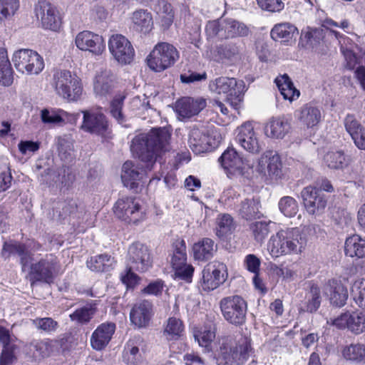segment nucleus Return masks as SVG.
I'll use <instances>...</instances> for the list:
<instances>
[{"label": "nucleus", "instance_id": "obj_45", "mask_svg": "<svg viewBox=\"0 0 365 365\" xmlns=\"http://www.w3.org/2000/svg\"><path fill=\"white\" fill-rule=\"evenodd\" d=\"M74 140L71 135H63L56 139L58 154L61 158L68 160L74 152Z\"/></svg>", "mask_w": 365, "mask_h": 365}, {"label": "nucleus", "instance_id": "obj_3", "mask_svg": "<svg viewBox=\"0 0 365 365\" xmlns=\"http://www.w3.org/2000/svg\"><path fill=\"white\" fill-rule=\"evenodd\" d=\"M205 33L208 38L224 40L247 36L250 29L245 24L237 19L220 18L207 23Z\"/></svg>", "mask_w": 365, "mask_h": 365}, {"label": "nucleus", "instance_id": "obj_5", "mask_svg": "<svg viewBox=\"0 0 365 365\" xmlns=\"http://www.w3.org/2000/svg\"><path fill=\"white\" fill-rule=\"evenodd\" d=\"M224 319L229 324L240 327L245 324L247 303L240 295H231L222 298L219 302Z\"/></svg>", "mask_w": 365, "mask_h": 365}, {"label": "nucleus", "instance_id": "obj_37", "mask_svg": "<svg viewBox=\"0 0 365 365\" xmlns=\"http://www.w3.org/2000/svg\"><path fill=\"white\" fill-rule=\"evenodd\" d=\"M290 129V124L284 117L273 118L267 123L265 130L268 136L283 138Z\"/></svg>", "mask_w": 365, "mask_h": 365}, {"label": "nucleus", "instance_id": "obj_31", "mask_svg": "<svg viewBox=\"0 0 365 365\" xmlns=\"http://www.w3.org/2000/svg\"><path fill=\"white\" fill-rule=\"evenodd\" d=\"M131 20L133 29L138 32L148 34L153 29V16L147 10L139 9L134 11Z\"/></svg>", "mask_w": 365, "mask_h": 365}, {"label": "nucleus", "instance_id": "obj_8", "mask_svg": "<svg viewBox=\"0 0 365 365\" xmlns=\"http://www.w3.org/2000/svg\"><path fill=\"white\" fill-rule=\"evenodd\" d=\"M16 69L24 74L37 75L44 68L43 58L35 51L20 49L14 52L12 58Z\"/></svg>", "mask_w": 365, "mask_h": 365}, {"label": "nucleus", "instance_id": "obj_11", "mask_svg": "<svg viewBox=\"0 0 365 365\" xmlns=\"http://www.w3.org/2000/svg\"><path fill=\"white\" fill-rule=\"evenodd\" d=\"M27 267L29 268L31 279L50 283L59 266L56 257L50 255L36 263L31 262Z\"/></svg>", "mask_w": 365, "mask_h": 365}, {"label": "nucleus", "instance_id": "obj_54", "mask_svg": "<svg viewBox=\"0 0 365 365\" xmlns=\"http://www.w3.org/2000/svg\"><path fill=\"white\" fill-rule=\"evenodd\" d=\"M323 38L324 33L322 29H312L309 27L302 31L301 35V39L312 46L319 44Z\"/></svg>", "mask_w": 365, "mask_h": 365}, {"label": "nucleus", "instance_id": "obj_28", "mask_svg": "<svg viewBox=\"0 0 365 365\" xmlns=\"http://www.w3.org/2000/svg\"><path fill=\"white\" fill-rule=\"evenodd\" d=\"M17 255L20 257V262L23 271H26L27 266L32 261L31 255L26 250L24 245L16 241L5 242L1 250V255L5 259L11 255Z\"/></svg>", "mask_w": 365, "mask_h": 365}, {"label": "nucleus", "instance_id": "obj_58", "mask_svg": "<svg viewBox=\"0 0 365 365\" xmlns=\"http://www.w3.org/2000/svg\"><path fill=\"white\" fill-rule=\"evenodd\" d=\"M19 7V0H0V15L4 18L12 16Z\"/></svg>", "mask_w": 365, "mask_h": 365}, {"label": "nucleus", "instance_id": "obj_23", "mask_svg": "<svg viewBox=\"0 0 365 365\" xmlns=\"http://www.w3.org/2000/svg\"><path fill=\"white\" fill-rule=\"evenodd\" d=\"M16 339L8 329L0 325V344L2 346L0 365H10L15 360Z\"/></svg>", "mask_w": 365, "mask_h": 365}, {"label": "nucleus", "instance_id": "obj_27", "mask_svg": "<svg viewBox=\"0 0 365 365\" xmlns=\"http://www.w3.org/2000/svg\"><path fill=\"white\" fill-rule=\"evenodd\" d=\"M143 339L139 335L134 336L127 341L123 351V361L127 365H139L142 359L140 349H143Z\"/></svg>", "mask_w": 365, "mask_h": 365}, {"label": "nucleus", "instance_id": "obj_44", "mask_svg": "<svg viewBox=\"0 0 365 365\" xmlns=\"http://www.w3.org/2000/svg\"><path fill=\"white\" fill-rule=\"evenodd\" d=\"M173 254L171 255V264L173 267L181 266L187 262V253L185 242L183 240H178L173 244Z\"/></svg>", "mask_w": 365, "mask_h": 365}, {"label": "nucleus", "instance_id": "obj_42", "mask_svg": "<svg viewBox=\"0 0 365 365\" xmlns=\"http://www.w3.org/2000/svg\"><path fill=\"white\" fill-rule=\"evenodd\" d=\"M275 83L284 99L293 101L295 97L299 96V91L297 90L289 76L286 74L275 79Z\"/></svg>", "mask_w": 365, "mask_h": 365}, {"label": "nucleus", "instance_id": "obj_6", "mask_svg": "<svg viewBox=\"0 0 365 365\" xmlns=\"http://www.w3.org/2000/svg\"><path fill=\"white\" fill-rule=\"evenodd\" d=\"M243 81H237L235 78L219 77L210 81V91L218 95H224L225 101L235 109L240 108L243 99Z\"/></svg>", "mask_w": 365, "mask_h": 365}, {"label": "nucleus", "instance_id": "obj_39", "mask_svg": "<svg viewBox=\"0 0 365 365\" xmlns=\"http://www.w3.org/2000/svg\"><path fill=\"white\" fill-rule=\"evenodd\" d=\"M97 308L95 304H88L86 306L76 309L70 314V319L78 324L83 325L90 322L96 314Z\"/></svg>", "mask_w": 365, "mask_h": 365}, {"label": "nucleus", "instance_id": "obj_55", "mask_svg": "<svg viewBox=\"0 0 365 365\" xmlns=\"http://www.w3.org/2000/svg\"><path fill=\"white\" fill-rule=\"evenodd\" d=\"M194 336L200 346L207 348L215 337V328L205 327L203 330L195 333Z\"/></svg>", "mask_w": 365, "mask_h": 365}, {"label": "nucleus", "instance_id": "obj_40", "mask_svg": "<svg viewBox=\"0 0 365 365\" xmlns=\"http://www.w3.org/2000/svg\"><path fill=\"white\" fill-rule=\"evenodd\" d=\"M114 263V259L107 254L91 257L87 261V267L94 272H108Z\"/></svg>", "mask_w": 365, "mask_h": 365}, {"label": "nucleus", "instance_id": "obj_48", "mask_svg": "<svg viewBox=\"0 0 365 365\" xmlns=\"http://www.w3.org/2000/svg\"><path fill=\"white\" fill-rule=\"evenodd\" d=\"M184 331L182 322L175 317H170L164 330V334L169 340L178 339Z\"/></svg>", "mask_w": 365, "mask_h": 365}, {"label": "nucleus", "instance_id": "obj_51", "mask_svg": "<svg viewBox=\"0 0 365 365\" xmlns=\"http://www.w3.org/2000/svg\"><path fill=\"white\" fill-rule=\"evenodd\" d=\"M68 116V113L61 109H43L41 117L44 123L58 124L63 122Z\"/></svg>", "mask_w": 365, "mask_h": 365}, {"label": "nucleus", "instance_id": "obj_20", "mask_svg": "<svg viewBox=\"0 0 365 365\" xmlns=\"http://www.w3.org/2000/svg\"><path fill=\"white\" fill-rule=\"evenodd\" d=\"M83 120L81 128L88 133L104 135L109 128L106 116L99 112L83 111Z\"/></svg>", "mask_w": 365, "mask_h": 365}, {"label": "nucleus", "instance_id": "obj_25", "mask_svg": "<svg viewBox=\"0 0 365 365\" xmlns=\"http://www.w3.org/2000/svg\"><path fill=\"white\" fill-rule=\"evenodd\" d=\"M295 117L301 125L313 128L321 121L322 113L318 107L307 103L295 111Z\"/></svg>", "mask_w": 365, "mask_h": 365}, {"label": "nucleus", "instance_id": "obj_17", "mask_svg": "<svg viewBox=\"0 0 365 365\" xmlns=\"http://www.w3.org/2000/svg\"><path fill=\"white\" fill-rule=\"evenodd\" d=\"M218 142L205 133L204 129L192 128L188 136L190 148L195 154L210 151L217 146Z\"/></svg>", "mask_w": 365, "mask_h": 365}, {"label": "nucleus", "instance_id": "obj_13", "mask_svg": "<svg viewBox=\"0 0 365 365\" xmlns=\"http://www.w3.org/2000/svg\"><path fill=\"white\" fill-rule=\"evenodd\" d=\"M301 196L304 206L310 215H320L327 206L326 195L316 187H304L301 192Z\"/></svg>", "mask_w": 365, "mask_h": 365}, {"label": "nucleus", "instance_id": "obj_60", "mask_svg": "<svg viewBox=\"0 0 365 365\" xmlns=\"http://www.w3.org/2000/svg\"><path fill=\"white\" fill-rule=\"evenodd\" d=\"M269 224L266 222L259 221L255 222L250 225L255 240L258 242H262L269 233Z\"/></svg>", "mask_w": 365, "mask_h": 365}, {"label": "nucleus", "instance_id": "obj_41", "mask_svg": "<svg viewBox=\"0 0 365 365\" xmlns=\"http://www.w3.org/2000/svg\"><path fill=\"white\" fill-rule=\"evenodd\" d=\"M344 358L354 364L365 361V345L360 343L351 344L342 350Z\"/></svg>", "mask_w": 365, "mask_h": 365}, {"label": "nucleus", "instance_id": "obj_57", "mask_svg": "<svg viewBox=\"0 0 365 365\" xmlns=\"http://www.w3.org/2000/svg\"><path fill=\"white\" fill-rule=\"evenodd\" d=\"M32 324L39 330L50 333L55 331L58 327V322L50 317L36 318L32 321Z\"/></svg>", "mask_w": 365, "mask_h": 365}, {"label": "nucleus", "instance_id": "obj_36", "mask_svg": "<svg viewBox=\"0 0 365 365\" xmlns=\"http://www.w3.org/2000/svg\"><path fill=\"white\" fill-rule=\"evenodd\" d=\"M346 256L363 258L365 257V238L359 235H353L346 238L344 245Z\"/></svg>", "mask_w": 365, "mask_h": 365}, {"label": "nucleus", "instance_id": "obj_56", "mask_svg": "<svg viewBox=\"0 0 365 365\" xmlns=\"http://www.w3.org/2000/svg\"><path fill=\"white\" fill-rule=\"evenodd\" d=\"M155 9L161 15L164 24L170 26L173 22L174 16L171 4L162 0L158 2Z\"/></svg>", "mask_w": 365, "mask_h": 365}, {"label": "nucleus", "instance_id": "obj_64", "mask_svg": "<svg viewBox=\"0 0 365 365\" xmlns=\"http://www.w3.org/2000/svg\"><path fill=\"white\" fill-rule=\"evenodd\" d=\"M259 6L268 11L278 12L284 9V4L281 0H256Z\"/></svg>", "mask_w": 365, "mask_h": 365}, {"label": "nucleus", "instance_id": "obj_29", "mask_svg": "<svg viewBox=\"0 0 365 365\" xmlns=\"http://www.w3.org/2000/svg\"><path fill=\"white\" fill-rule=\"evenodd\" d=\"M114 86V76L110 71L104 70L95 78L93 89L96 96L105 97L110 94Z\"/></svg>", "mask_w": 365, "mask_h": 365}, {"label": "nucleus", "instance_id": "obj_62", "mask_svg": "<svg viewBox=\"0 0 365 365\" xmlns=\"http://www.w3.org/2000/svg\"><path fill=\"white\" fill-rule=\"evenodd\" d=\"M176 278L190 282L194 272V267L191 264H185L173 267Z\"/></svg>", "mask_w": 365, "mask_h": 365}, {"label": "nucleus", "instance_id": "obj_43", "mask_svg": "<svg viewBox=\"0 0 365 365\" xmlns=\"http://www.w3.org/2000/svg\"><path fill=\"white\" fill-rule=\"evenodd\" d=\"M216 224V235L219 237H224L232 234L235 228L233 218L229 214L218 215Z\"/></svg>", "mask_w": 365, "mask_h": 365}, {"label": "nucleus", "instance_id": "obj_16", "mask_svg": "<svg viewBox=\"0 0 365 365\" xmlns=\"http://www.w3.org/2000/svg\"><path fill=\"white\" fill-rule=\"evenodd\" d=\"M257 171L266 178L277 180L282 176V164L278 154L269 153L261 156L257 166Z\"/></svg>", "mask_w": 365, "mask_h": 365}, {"label": "nucleus", "instance_id": "obj_2", "mask_svg": "<svg viewBox=\"0 0 365 365\" xmlns=\"http://www.w3.org/2000/svg\"><path fill=\"white\" fill-rule=\"evenodd\" d=\"M307 245V238L297 227L281 230L272 235L268 243L271 255L278 257L283 255L300 254Z\"/></svg>", "mask_w": 365, "mask_h": 365}, {"label": "nucleus", "instance_id": "obj_26", "mask_svg": "<svg viewBox=\"0 0 365 365\" xmlns=\"http://www.w3.org/2000/svg\"><path fill=\"white\" fill-rule=\"evenodd\" d=\"M115 330V324L113 322L103 323L93 332L91 344L93 349L100 351L104 349L110 341Z\"/></svg>", "mask_w": 365, "mask_h": 365}, {"label": "nucleus", "instance_id": "obj_30", "mask_svg": "<svg viewBox=\"0 0 365 365\" xmlns=\"http://www.w3.org/2000/svg\"><path fill=\"white\" fill-rule=\"evenodd\" d=\"M217 250V245L215 242L207 237H205L192 247L194 258L199 261H207L211 259Z\"/></svg>", "mask_w": 365, "mask_h": 365}, {"label": "nucleus", "instance_id": "obj_34", "mask_svg": "<svg viewBox=\"0 0 365 365\" xmlns=\"http://www.w3.org/2000/svg\"><path fill=\"white\" fill-rule=\"evenodd\" d=\"M260 207V200L258 197L246 198L241 202L238 213L246 220L259 218L262 215Z\"/></svg>", "mask_w": 365, "mask_h": 365}, {"label": "nucleus", "instance_id": "obj_12", "mask_svg": "<svg viewBox=\"0 0 365 365\" xmlns=\"http://www.w3.org/2000/svg\"><path fill=\"white\" fill-rule=\"evenodd\" d=\"M108 48L115 59L122 64L130 63L133 59L134 49L128 38L121 34L110 36Z\"/></svg>", "mask_w": 365, "mask_h": 365}, {"label": "nucleus", "instance_id": "obj_18", "mask_svg": "<svg viewBox=\"0 0 365 365\" xmlns=\"http://www.w3.org/2000/svg\"><path fill=\"white\" fill-rule=\"evenodd\" d=\"M236 142L245 150L251 153H258L261 150L258 135L250 122L243 123L237 129Z\"/></svg>", "mask_w": 365, "mask_h": 365}, {"label": "nucleus", "instance_id": "obj_33", "mask_svg": "<svg viewBox=\"0 0 365 365\" xmlns=\"http://www.w3.org/2000/svg\"><path fill=\"white\" fill-rule=\"evenodd\" d=\"M297 35V28L294 24L287 22L275 25L271 31V36L274 40H281L284 43L294 41Z\"/></svg>", "mask_w": 365, "mask_h": 365}, {"label": "nucleus", "instance_id": "obj_24", "mask_svg": "<svg viewBox=\"0 0 365 365\" xmlns=\"http://www.w3.org/2000/svg\"><path fill=\"white\" fill-rule=\"evenodd\" d=\"M153 314L152 303L148 300H143L133 307L130 313V319L132 324L138 328H142L149 324Z\"/></svg>", "mask_w": 365, "mask_h": 365}, {"label": "nucleus", "instance_id": "obj_10", "mask_svg": "<svg viewBox=\"0 0 365 365\" xmlns=\"http://www.w3.org/2000/svg\"><path fill=\"white\" fill-rule=\"evenodd\" d=\"M113 211L115 216L127 223H136L145 217V212L138 201L132 197H123L117 200Z\"/></svg>", "mask_w": 365, "mask_h": 365}, {"label": "nucleus", "instance_id": "obj_15", "mask_svg": "<svg viewBox=\"0 0 365 365\" xmlns=\"http://www.w3.org/2000/svg\"><path fill=\"white\" fill-rule=\"evenodd\" d=\"M35 13L41 19L42 26L52 31L58 30L61 26V18L56 8L46 1H39L35 6Z\"/></svg>", "mask_w": 365, "mask_h": 365}, {"label": "nucleus", "instance_id": "obj_1", "mask_svg": "<svg viewBox=\"0 0 365 365\" xmlns=\"http://www.w3.org/2000/svg\"><path fill=\"white\" fill-rule=\"evenodd\" d=\"M170 133L166 128H153L147 133H140L132 140L131 150L135 153L141 163V171L132 161H126L122 167L121 180L124 185L130 189L137 188L138 181L144 173L152 171L157 162L170 149Z\"/></svg>", "mask_w": 365, "mask_h": 365}, {"label": "nucleus", "instance_id": "obj_7", "mask_svg": "<svg viewBox=\"0 0 365 365\" xmlns=\"http://www.w3.org/2000/svg\"><path fill=\"white\" fill-rule=\"evenodd\" d=\"M178 58V51L172 44L158 43L148 56V66L153 71L160 72L173 66Z\"/></svg>", "mask_w": 365, "mask_h": 365}, {"label": "nucleus", "instance_id": "obj_38", "mask_svg": "<svg viewBox=\"0 0 365 365\" xmlns=\"http://www.w3.org/2000/svg\"><path fill=\"white\" fill-rule=\"evenodd\" d=\"M13 81V70L8 58L7 51L5 48H0V84L9 86Z\"/></svg>", "mask_w": 365, "mask_h": 365}, {"label": "nucleus", "instance_id": "obj_53", "mask_svg": "<svg viewBox=\"0 0 365 365\" xmlns=\"http://www.w3.org/2000/svg\"><path fill=\"white\" fill-rule=\"evenodd\" d=\"M298 207L297 202L289 196L282 197L279 202V210L286 217L294 216L298 212Z\"/></svg>", "mask_w": 365, "mask_h": 365}, {"label": "nucleus", "instance_id": "obj_22", "mask_svg": "<svg viewBox=\"0 0 365 365\" xmlns=\"http://www.w3.org/2000/svg\"><path fill=\"white\" fill-rule=\"evenodd\" d=\"M218 160L227 175H243L244 160L235 148H228Z\"/></svg>", "mask_w": 365, "mask_h": 365}, {"label": "nucleus", "instance_id": "obj_52", "mask_svg": "<svg viewBox=\"0 0 365 365\" xmlns=\"http://www.w3.org/2000/svg\"><path fill=\"white\" fill-rule=\"evenodd\" d=\"M349 330L354 334H359L365 331L364 312L350 313Z\"/></svg>", "mask_w": 365, "mask_h": 365}, {"label": "nucleus", "instance_id": "obj_21", "mask_svg": "<svg viewBox=\"0 0 365 365\" xmlns=\"http://www.w3.org/2000/svg\"><path fill=\"white\" fill-rule=\"evenodd\" d=\"M75 41L79 49L88 51L96 55L101 54L106 48L103 37L88 31L80 32Z\"/></svg>", "mask_w": 365, "mask_h": 365}, {"label": "nucleus", "instance_id": "obj_59", "mask_svg": "<svg viewBox=\"0 0 365 365\" xmlns=\"http://www.w3.org/2000/svg\"><path fill=\"white\" fill-rule=\"evenodd\" d=\"M344 125L346 132L350 136L356 135V134L361 131L364 128L356 120L352 114H347L344 120Z\"/></svg>", "mask_w": 365, "mask_h": 365}, {"label": "nucleus", "instance_id": "obj_4", "mask_svg": "<svg viewBox=\"0 0 365 365\" xmlns=\"http://www.w3.org/2000/svg\"><path fill=\"white\" fill-rule=\"evenodd\" d=\"M52 86L57 95L68 101H78L83 93L81 78L67 70L56 71L53 73Z\"/></svg>", "mask_w": 365, "mask_h": 365}, {"label": "nucleus", "instance_id": "obj_50", "mask_svg": "<svg viewBox=\"0 0 365 365\" xmlns=\"http://www.w3.org/2000/svg\"><path fill=\"white\" fill-rule=\"evenodd\" d=\"M307 311L311 313L316 312L321 305L322 296L319 287L316 284L310 287V290L306 294Z\"/></svg>", "mask_w": 365, "mask_h": 365}, {"label": "nucleus", "instance_id": "obj_14", "mask_svg": "<svg viewBox=\"0 0 365 365\" xmlns=\"http://www.w3.org/2000/svg\"><path fill=\"white\" fill-rule=\"evenodd\" d=\"M127 265L138 272H145L151 266L148 247L140 243H133L128 248Z\"/></svg>", "mask_w": 365, "mask_h": 365}, {"label": "nucleus", "instance_id": "obj_35", "mask_svg": "<svg viewBox=\"0 0 365 365\" xmlns=\"http://www.w3.org/2000/svg\"><path fill=\"white\" fill-rule=\"evenodd\" d=\"M27 350L35 360H41L50 356L53 351V345L48 339L35 340L28 345Z\"/></svg>", "mask_w": 365, "mask_h": 365}, {"label": "nucleus", "instance_id": "obj_19", "mask_svg": "<svg viewBox=\"0 0 365 365\" xmlns=\"http://www.w3.org/2000/svg\"><path fill=\"white\" fill-rule=\"evenodd\" d=\"M206 107V101L202 98L184 97L176 101L175 112L181 120L190 119L198 115Z\"/></svg>", "mask_w": 365, "mask_h": 365}, {"label": "nucleus", "instance_id": "obj_47", "mask_svg": "<svg viewBox=\"0 0 365 365\" xmlns=\"http://www.w3.org/2000/svg\"><path fill=\"white\" fill-rule=\"evenodd\" d=\"M351 294L358 307L365 310V278L357 279L352 283Z\"/></svg>", "mask_w": 365, "mask_h": 365}, {"label": "nucleus", "instance_id": "obj_9", "mask_svg": "<svg viewBox=\"0 0 365 365\" xmlns=\"http://www.w3.org/2000/svg\"><path fill=\"white\" fill-rule=\"evenodd\" d=\"M227 278L226 264L219 261H213L204 267L199 281V287L205 292H210L222 284Z\"/></svg>", "mask_w": 365, "mask_h": 365}, {"label": "nucleus", "instance_id": "obj_63", "mask_svg": "<svg viewBox=\"0 0 365 365\" xmlns=\"http://www.w3.org/2000/svg\"><path fill=\"white\" fill-rule=\"evenodd\" d=\"M217 53L225 58L232 59L238 56L240 49L237 44L230 43L218 46Z\"/></svg>", "mask_w": 365, "mask_h": 365}, {"label": "nucleus", "instance_id": "obj_32", "mask_svg": "<svg viewBox=\"0 0 365 365\" xmlns=\"http://www.w3.org/2000/svg\"><path fill=\"white\" fill-rule=\"evenodd\" d=\"M327 289L330 292V303L334 306L341 307L348 299L347 289L340 282L335 279L329 280L327 284Z\"/></svg>", "mask_w": 365, "mask_h": 365}, {"label": "nucleus", "instance_id": "obj_49", "mask_svg": "<svg viewBox=\"0 0 365 365\" xmlns=\"http://www.w3.org/2000/svg\"><path fill=\"white\" fill-rule=\"evenodd\" d=\"M324 160L325 164L331 169H341L349 163L342 151L329 152L325 155Z\"/></svg>", "mask_w": 365, "mask_h": 365}, {"label": "nucleus", "instance_id": "obj_46", "mask_svg": "<svg viewBox=\"0 0 365 365\" xmlns=\"http://www.w3.org/2000/svg\"><path fill=\"white\" fill-rule=\"evenodd\" d=\"M252 352L250 342L247 339H242L235 346L233 347L234 362L237 364H242L246 361Z\"/></svg>", "mask_w": 365, "mask_h": 365}, {"label": "nucleus", "instance_id": "obj_61", "mask_svg": "<svg viewBox=\"0 0 365 365\" xmlns=\"http://www.w3.org/2000/svg\"><path fill=\"white\" fill-rule=\"evenodd\" d=\"M125 96L123 95H117L110 103V113L118 121L123 119L122 114V108Z\"/></svg>", "mask_w": 365, "mask_h": 365}]
</instances>
